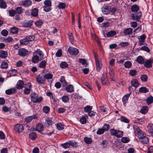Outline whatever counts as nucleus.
<instances>
[{
    "mask_svg": "<svg viewBox=\"0 0 153 153\" xmlns=\"http://www.w3.org/2000/svg\"><path fill=\"white\" fill-rule=\"evenodd\" d=\"M134 129L136 136L139 138V140H140V139L143 137L144 136L143 132L140 130L139 128L137 126H134Z\"/></svg>",
    "mask_w": 153,
    "mask_h": 153,
    "instance_id": "obj_1",
    "label": "nucleus"
},
{
    "mask_svg": "<svg viewBox=\"0 0 153 153\" xmlns=\"http://www.w3.org/2000/svg\"><path fill=\"white\" fill-rule=\"evenodd\" d=\"M31 100L33 102L39 103L42 100L41 97H39L38 95L36 93H32L30 94Z\"/></svg>",
    "mask_w": 153,
    "mask_h": 153,
    "instance_id": "obj_2",
    "label": "nucleus"
},
{
    "mask_svg": "<svg viewBox=\"0 0 153 153\" xmlns=\"http://www.w3.org/2000/svg\"><path fill=\"white\" fill-rule=\"evenodd\" d=\"M34 40V37L33 36H29L21 40L20 42L22 45H26L28 44L29 41Z\"/></svg>",
    "mask_w": 153,
    "mask_h": 153,
    "instance_id": "obj_3",
    "label": "nucleus"
},
{
    "mask_svg": "<svg viewBox=\"0 0 153 153\" xmlns=\"http://www.w3.org/2000/svg\"><path fill=\"white\" fill-rule=\"evenodd\" d=\"M31 84L30 83H27L25 85V89L24 90V93L26 94H30L31 88Z\"/></svg>",
    "mask_w": 153,
    "mask_h": 153,
    "instance_id": "obj_4",
    "label": "nucleus"
},
{
    "mask_svg": "<svg viewBox=\"0 0 153 153\" xmlns=\"http://www.w3.org/2000/svg\"><path fill=\"white\" fill-rule=\"evenodd\" d=\"M101 81L103 85H108L109 84V82L107 78L106 74H103L102 75V76L101 79Z\"/></svg>",
    "mask_w": 153,
    "mask_h": 153,
    "instance_id": "obj_5",
    "label": "nucleus"
},
{
    "mask_svg": "<svg viewBox=\"0 0 153 153\" xmlns=\"http://www.w3.org/2000/svg\"><path fill=\"white\" fill-rule=\"evenodd\" d=\"M68 52L71 55L74 56L77 55L79 52L77 49L72 47H70L69 48Z\"/></svg>",
    "mask_w": 153,
    "mask_h": 153,
    "instance_id": "obj_6",
    "label": "nucleus"
},
{
    "mask_svg": "<svg viewBox=\"0 0 153 153\" xmlns=\"http://www.w3.org/2000/svg\"><path fill=\"white\" fill-rule=\"evenodd\" d=\"M95 59L96 63V69L97 71H100L102 69V65L101 62L99 60L98 58L95 55Z\"/></svg>",
    "mask_w": 153,
    "mask_h": 153,
    "instance_id": "obj_7",
    "label": "nucleus"
},
{
    "mask_svg": "<svg viewBox=\"0 0 153 153\" xmlns=\"http://www.w3.org/2000/svg\"><path fill=\"white\" fill-rule=\"evenodd\" d=\"M36 79L37 82L40 84H43L45 83V80L43 75L39 74L37 76Z\"/></svg>",
    "mask_w": 153,
    "mask_h": 153,
    "instance_id": "obj_8",
    "label": "nucleus"
},
{
    "mask_svg": "<svg viewBox=\"0 0 153 153\" xmlns=\"http://www.w3.org/2000/svg\"><path fill=\"white\" fill-rule=\"evenodd\" d=\"M14 130L16 132L19 133L24 130V127L22 124H17L14 126Z\"/></svg>",
    "mask_w": 153,
    "mask_h": 153,
    "instance_id": "obj_9",
    "label": "nucleus"
},
{
    "mask_svg": "<svg viewBox=\"0 0 153 153\" xmlns=\"http://www.w3.org/2000/svg\"><path fill=\"white\" fill-rule=\"evenodd\" d=\"M144 62V65L146 68H150L152 66V64H153V58H151L145 61Z\"/></svg>",
    "mask_w": 153,
    "mask_h": 153,
    "instance_id": "obj_10",
    "label": "nucleus"
},
{
    "mask_svg": "<svg viewBox=\"0 0 153 153\" xmlns=\"http://www.w3.org/2000/svg\"><path fill=\"white\" fill-rule=\"evenodd\" d=\"M110 7L109 6H105L102 8V13L105 14H108L110 12Z\"/></svg>",
    "mask_w": 153,
    "mask_h": 153,
    "instance_id": "obj_11",
    "label": "nucleus"
},
{
    "mask_svg": "<svg viewBox=\"0 0 153 153\" xmlns=\"http://www.w3.org/2000/svg\"><path fill=\"white\" fill-rule=\"evenodd\" d=\"M142 14L141 13L139 12L135 16L134 14H132L131 16V18L133 20H136L139 22V20Z\"/></svg>",
    "mask_w": 153,
    "mask_h": 153,
    "instance_id": "obj_12",
    "label": "nucleus"
},
{
    "mask_svg": "<svg viewBox=\"0 0 153 153\" xmlns=\"http://www.w3.org/2000/svg\"><path fill=\"white\" fill-rule=\"evenodd\" d=\"M27 53V51L23 48H22L19 49L18 51L19 54L21 56H25Z\"/></svg>",
    "mask_w": 153,
    "mask_h": 153,
    "instance_id": "obj_13",
    "label": "nucleus"
},
{
    "mask_svg": "<svg viewBox=\"0 0 153 153\" xmlns=\"http://www.w3.org/2000/svg\"><path fill=\"white\" fill-rule=\"evenodd\" d=\"M35 53L36 55L39 56V58L40 60H42L44 58V55L43 54L42 52L40 50V49H37L36 51H35Z\"/></svg>",
    "mask_w": 153,
    "mask_h": 153,
    "instance_id": "obj_14",
    "label": "nucleus"
},
{
    "mask_svg": "<svg viewBox=\"0 0 153 153\" xmlns=\"http://www.w3.org/2000/svg\"><path fill=\"white\" fill-rule=\"evenodd\" d=\"M24 85V84L23 81L21 80H19L17 82L16 85V88L18 89L22 88Z\"/></svg>",
    "mask_w": 153,
    "mask_h": 153,
    "instance_id": "obj_15",
    "label": "nucleus"
},
{
    "mask_svg": "<svg viewBox=\"0 0 153 153\" xmlns=\"http://www.w3.org/2000/svg\"><path fill=\"white\" fill-rule=\"evenodd\" d=\"M43 126L41 123H38L36 126V131L41 133L43 130Z\"/></svg>",
    "mask_w": 153,
    "mask_h": 153,
    "instance_id": "obj_16",
    "label": "nucleus"
},
{
    "mask_svg": "<svg viewBox=\"0 0 153 153\" xmlns=\"http://www.w3.org/2000/svg\"><path fill=\"white\" fill-rule=\"evenodd\" d=\"M66 91L70 93H72L74 91V88L73 86L71 85H67L65 88Z\"/></svg>",
    "mask_w": 153,
    "mask_h": 153,
    "instance_id": "obj_17",
    "label": "nucleus"
},
{
    "mask_svg": "<svg viewBox=\"0 0 153 153\" xmlns=\"http://www.w3.org/2000/svg\"><path fill=\"white\" fill-rule=\"evenodd\" d=\"M149 134L153 137V124L151 123L149 124L148 126Z\"/></svg>",
    "mask_w": 153,
    "mask_h": 153,
    "instance_id": "obj_18",
    "label": "nucleus"
},
{
    "mask_svg": "<svg viewBox=\"0 0 153 153\" xmlns=\"http://www.w3.org/2000/svg\"><path fill=\"white\" fill-rule=\"evenodd\" d=\"M16 92V89L15 88H11L8 89L5 91L6 93L8 95L15 93Z\"/></svg>",
    "mask_w": 153,
    "mask_h": 153,
    "instance_id": "obj_19",
    "label": "nucleus"
},
{
    "mask_svg": "<svg viewBox=\"0 0 153 153\" xmlns=\"http://www.w3.org/2000/svg\"><path fill=\"white\" fill-rule=\"evenodd\" d=\"M131 85L135 88H137L139 84L138 81L136 79H134L131 81Z\"/></svg>",
    "mask_w": 153,
    "mask_h": 153,
    "instance_id": "obj_20",
    "label": "nucleus"
},
{
    "mask_svg": "<svg viewBox=\"0 0 153 153\" xmlns=\"http://www.w3.org/2000/svg\"><path fill=\"white\" fill-rule=\"evenodd\" d=\"M136 61L137 62L140 64H143L144 62V59L141 56H138Z\"/></svg>",
    "mask_w": 153,
    "mask_h": 153,
    "instance_id": "obj_21",
    "label": "nucleus"
},
{
    "mask_svg": "<svg viewBox=\"0 0 153 153\" xmlns=\"http://www.w3.org/2000/svg\"><path fill=\"white\" fill-rule=\"evenodd\" d=\"M88 117V115L86 114L84 115L80 120V122L82 124H85L86 122V118Z\"/></svg>",
    "mask_w": 153,
    "mask_h": 153,
    "instance_id": "obj_22",
    "label": "nucleus"
},
{
    "mask_svg": "<svg viewBox=\"0 0 153 153\" xmlns=\"http://www.w3.org/2000/svg\"><path fill=\"white\" fill-rule=\"evenodd\" d=\"M141 141L143 143H151L150 141L151 140H149V138L146 137L144 136L142 138Z\"/></svg>",
    "mask_w": 153,
    "mask_h": 153,
    "instance_id": "obj_23",
    "label": "nucleus"
},
{
    "mask_svg": "<svg viewBox=\"0 0 153 153\" xmlns=\"http://www.w3.org/2000/svg\"><path fill=\"white\" fill-rule=\"evenodd\" d=\"M131 94V92L124 96L122 99L123 102L124 104H125L128 100V99Z\"/></svg>",
    "mask_w": 153,
    "mask_h": 153,
    "instance_id": "obj_24",
    "label": "nucleus"
},
{
    "mask_svg": "<svg viewBox=\"0 0 153 153\" xmlns=\"http://www.w3.org/2000/svg\"><path fill=\"white\" fill-rule=\"evenodd\" d=\"M45 126L47 127H48L52 124V121L51 118H48L46 120L45 122Z\"/></svg>",
    "mask_w": 153,
    "mask_h": 153,
    "instance_id": "obj_25",
    "label": "nucleus"
},
{
    "mask_svg": "<svg viewBox=\"0 0 153 153\" xmlns=\"http://www.w3.org/2000/svg\"><path fill=\"white\" fill-rule=\"evenodd\" d=\"M131 10L133 12H137L139 10L138 6L136 4L133 5L131 8Z\"/></svg>",
    "mask_w": 153,
    "mask_h": 153,
    "instance_id": "obj_26",
    "label": "nucleus"
},
{
    "mask_svg": "<svg viewBox=\"0 0 153 153\" xmlns=\"http://www.w3.org/2000/svg\"><path fill=\"white\" fill-rule=\"evenodd\" d=\"M7 7L6 3L3 0H0V8L5 9Z\"/></svg>",
    "mask_w": 153,
    "mask_h": 153,
    "instance_id": "obj_27",
    "label": "nucleus"
},
{
    "mask_svg": "<svg viewBox=\"0 0 153 153\" xmlns=\"http://www.w3.org/2000/svg\"><path fill=\"white\" fill-rule=\"evenodd\" d=\"M7 53L6 51H1L0 52V57L1 58L7 57Z\"/></svg>",
    "mask_w": 153,
    "mask_h": 153,
    "instance_id": "obj_28",
    "label": "nucleus"
},
{
    "mask_svg": "<svg viewBox=\"0 0 153 153\" xmlns=\"http://www.w3.org/2000/svg\"><path fill=\"white\" fill-rule=\"evenodd\" d=\"M35 115L29 116L25 118V120L27 123H29L31 122L33 119L35 118Z\"/></svg>",
    "mask_w": 153,
    "mask_h": 153,
    "instance_id": "obj_29",
    "label": "nucleus"
},
{
    "mask_svg": "<svg viewBox=\"0 0 153 153\" xmlns=\"http://www.w3.org/2000/svg\"><path fill=\"white\" fill-rule=\"evenodd\" d=\"M148 108L147 106H144L142 107L140 110V112L143 114H145L148 111Z\"/></svg>",
    "mask_w": 153,
    "mask_h": 153,
    "instance_id": "obj_30",
    "label": "nucleus"
},
{
    "mask_svg": "<svg viewBox=\"0 0 153 153\" xmlns=\"http://www.w3.org/2000/svg\"><path fill=\"white\" fill-rule=\"evenodd\" d=\"M132 32V29L131 28H128L124 30V33L125 35H128L131 34Z\"/></svg>",
    "mask_w": 153,
    "mask_h": 153,
    "instance_id": "obj_31",
    "label": "nucleus"
},
{
    "mask_svg": "<svg viewBox=\"0 0 153 153\" xmlns=\"http://www.w3.org/2000/svg\"><path fill=\"white\" fill-rule=\"evenodd\" d=\"M31 14L32 16H37L38 14V9L36 8H34L32 9Z\"/></svg>",
    "mask_w": 153,
    "mask_h": 153,
    "instance_id": "obj_32",
    "label": "nucleus"
},
{
    "mask_svg": "<svg viewBox=\"0 0 153 153\" xmlns=\"http://www.w3.org/2000/svg\"><path fill=\"white\" fill-rule=\"evenodd\" d=\"M44 76L45 77V79H46L47 80L52 79L53 77V75L49 73L46 74Z\"/></svg>",
    "mask_w": 153,
    "mask_h": 153,
    "instance_id": "obj_33",
    "label": "nucleus"
},
{
    "mask_svg": "<svg viewBox=\"0 0 153 153\" xmlns=\"http://www.w3.org/2000/svg\"><path fill=\"white\" fill-rule=\"evenodd\" d=\"M37 137V135L36 133L34 132H31L29 134L30 138L33 140H35Z\"/></svg>",
    "mask_w": 153,
    "mask_h": 153,
    "instance_id": "obj_34",
    "label": "nucleus"
},
{
    "mask_svg": "<svg viewBox=\"0 0 153 153\" xmlns=\"http://www.w3.org/2000/svg\"><path fill=\"white\" fill-rule=\"evenodd\" d=\"M56 128L59 130H62L64 128V125L61 123H58L56 124Z\"/></svg>",
    "mask_w": 153,
    "mask_h": 153,
    "instance_id": "obj_35",
    "label": "nucleus"
},
{
    "mask_svg": "<svg viewBox=\"0 0 153 153\" xmlns=\"http://www.w3.org/2000/svg\"><path fill=\"white\" fill-rule=\"evenodd\" d=\"M139 91L141 93H145L148 92L149 90L145 87H142L139 88Z\"/></svg>",
    "mask_w": 153,
    "mask_h": 153,
    "instance_id": "obj_36",
    "label": "nucleus"
},
{
    "mask_svg": "<svg viewBox=\"0 0 153 153\" xmlns=\"http://www.w3.org/2000/svg\"><path fill=\"white\" fill-rule=\"evenodd\" d=\"M40 60V58L37 55H34L32 58V61L34 63L38 62L39 60Z\"/></svg>",
    "mask_w": 153,
    "mask_h": 153,
    "instance_id": "obj_37",
    "label": "nucleus"
},
{
    "mask_svg": "<svg viewBox=\"0 0 153 153\" xmlns=\"http://www.w3.org/2000/svg\"><path fill=\"white\" fill-rule=\"evenodd\" d=\"M153 102V97L152 96L149 97L146 99V103L147 104H150Z\"/></svg>",
    "mask_w": 153,
    "mask_h": 153,
    "instance_id": "obj_38",
    "label": "nucleus"
},
{
    "mask_svg": "<svg viewBox=\"0 0 153 153\" xmlns=\"http://www.w3.org/2000/svg\"><path fill=\"white\" fill-rule=\"evenodd\" d=\"M84 140L86 143H91L92 142L91 138L86 137H84Z\"/></svg>",
    "mask_w": 153,
    "mask_h": 153,
    "instance_id": "obj_39",
    "label": "nucleus"
},
{
    "mask_svg": "<svg viewBox=\"0 0 153 153\" xmlns=\"http://www.w3.org/2000/svg\"><path fill=\"white\" fill-rule=\"evenodd\" d=\"M116 34V32L114 31H111L108 32L107 34V37H111L114 36Z\"/></svg>",
    "mask_w": 153,
    "mask_h": 153,
    "instance_id": "obj_40",
    "label": "nucleus"
},
{
    "mask_svg": "<svg viewBox=\"0 0 153 153\" xmlns=\"http://www.w3.org/2000/svg\"><path fill=\"white\" fill-rule=\"evenodd\" d=\"M42 110L43 112L45 114H48V113L50 110V108L47 106H45L43 107Z\"/></svg>",
    "mask_w": 153,
    "mask_h": 153,
    "instance_id": "obj_41",
    "label": "nucleus"
},
{
    "mask_svg": "<svg viewBox=\"0 0 153 153\" xmlns=\"http://www.w3.org/2000/svg\"><path fill=\"white\" fill-rule=\"evenodd\" d=\"M130 140V139L128 137H123L121 139V142L123 143H128Z\"/></svg>",
    "mask_w": 153,
    "mask_h": 153,
    "instance_id": "obj_42",
    "label": "nucleus"
},
{
    "mask_svg": "<svg viewBox=\"0 0 153 153\" xmlns=\"http://www.w3.org/2000/svg\"><path fill=\"white\" fill-rule=\"evenodd\" d=\"M46 64V62L45 60H43L40 63L39 67L40 68H45Z\"/></svg>",
    "mask_w": 153,
    "mask_h": 153,
    "instance_id": "obj_43",
    "label": "nucleus"
},
{
    "mask_svg": "<svg viewBox=\"0 0 153 153\" xmlns=\"http://www.w3.org/2000/svg\"><path fill=\"white\" fill-rule=\"evenodd\" d=\"M109 74L111 80L113 81H115V79L114 78V75L113 72V70L112 69H110Z\"/></svg>",
    "mask_w": 153,
    "mask_h": 153,
    "instance_id": "obj_44",
    "label": "nucleus"
},
{
    "mask_svg": "<svg viewBox=\"0 0 153 153\" xmlns=\"http://www.w3.org/2000/svg\"><path fill=\"white\" fill-rule=\"evenodd\" d=\"M32 4V2L30 0H26L23 3V5L25 7L30 6Z\"/></svg>",
    "mask_w": 153,
    "mask_h": 153,
    "instance_id": "obj_45",
    "label": "nucleus"
},
{
    "mask_svg": "<svg viewBox=\"0 0 153 153\" xmlns=\"http://www.w3.org/2000/svg\"><path fill=\"white\" fill-rule=\"evenodd\" d=\"M123 131L117 130L115 136L117 137H120L123 136Z\"/></svg>",
    "mask_w": 153,
    "mask_h": 153,
    "instance_id": "obj_46",
    "label": "nucleus"
},
{
    "mask_svg": "<svg viewBox=\"0 0 153 153\" xmlns=\"http://www.w3.org/2000/svg\"><path fill=\"white\" fill-rule=\"evenodd\" d=\"M68 38L72 44H74V36L72 33H70L68 34Z\"/></svg>",
    "mask_w": 153,
    "mask_h": 153,
    "instance_id": "obj_47",
    "label": "nucleus"
},
{
    "mask_svg": "<svg viewBox=\"0 0 153 153\" xmlns=\"http://www.w3.org/2000/svg\"><path fill=\"white\" fill-rule=\"evenodd\" d=\"M18 28L15 27H13L11 28V32L13 34H16L18 32Z\"/></svg>",
    "mask_w": 153,
    "mask_h": 153,
    "instance_id": "obj_48",
    "label": "nucleus"
},
{
    "mask_svg": "<svg viewBox=\"0 0 153 153\" xmlns=\"http://www.w3.org/2000/svg\"><path fill=\"white\" fill-rule=\"evenodd\" d=\"M8 66V65L7 62H2L1 65V68L2 69H6Z\"/></svg>",
    "mask_w": 153,
    "mask_h": 153,
    "instance_id": "obj_49",
    "label": "nucleus"
},
{
    "mask_svg": "<svg viewBox=\"0 0 153 153\" xmlns=\"http://www.w3.org/2000/svg\"><path fill=\"white\" fill-rule=\"evenodd\" d=\"M92 109V107L91 106L87 105V106L84 107V111L85 112H89Z\"/></svg>",
    "mask_w": 153,
    "mask_h": 153,
    "instance_id": "obj_50",
    "label": "nucleus"
},
{
    "mask_svg": "<svg viewBox=\"0 0 153 153\" xmlns=\"http://www.w3.org/2000/svg\"><path fill=\"white\" fill-rule=\"evenodd\" d=\"M45 6L51 7V2L50 0H46L44 2Z\"/></svg>",
    "mask_w": 153,
    "mask_h": 153,
    "instance_id": "obj_51",
    "label": "nucleus"
},
{
    "mask_svg": "<svg viewBox=\"0 0 153 153\" xmlns=\"http://www.w3.org/2000/svg\"><path fill=\"white\" fill-rule=\"evenodd\" d=\"M124 65L125 67L128 68L131 66L132 64L130 62L127 61L125 63Z\"/></svg>",
    "mask_w": 153,
    "mask_h": 153,
    "instance_id": "obj_52",
    "label": "nucleus"
},
{
    "mask_svg": "<svg viewBox=\"0 0 153 153\" xmlns=\"http://www.w3.org/2000/svg\"><path fill=\"white\" fill-rule=\"evenodd\" d=\"M148 77L146 75H143L140 76V79L143 82H146L147 80Z\"/></svg>",
    "mask_w": 153,
    "mask_h": 153,
    "instance_id": "obj_53",
    "label": "nucleus"
},
{
    "mask_svg": "<svg viewBox=\"0 0 153 153\" xmlns=\"http://www.w3.org/2000/svg\"><path fill=\"white\" fill-rule=\"evenodd\" d=\"M140 50L143 51H146L147 52H149L150 51L149 48L147 46H144L140 48Z\"/></svg>",
    "mask_w": 153,
    "mask_h": 153,
    "instance_id": "obj_54",
    "label": "nucleus"
},
{
    "mask_svg": "<svg viewBox=\"0 0 153 153\" xmlns=\"http://www.w3.org/2000/svg\"><path fill=\"white\" fill-rule=\"evenodd\" d=\"M60 66L61 68H64L68 67V64L66 62H63L60 63Z\"/></svg>",
    "mask_w": 153,
    "mask_h": 153,
    "instance_id": "obj_55",
    "label": "nucleus"
},
{
    "mask_svg": "<svg viewBox=\"0 0 153 153\" xmlns=\"http://www.w3.org/2000/svg\"><path fill=\"white\" fill-rule=\"evenodd\" d=\"M62 101L64 102H67L69 100V97L67 96H64L62 97Z\"/></svg>",
    "mask_w": 153,
    "mask_h": 153,
    "instance_id": "obj_56",
    "label": "nucleus"
},
{
    "mask_svg": "<svg viewBox=\"0 0 153 153\" xmlns=\"http://www.w3.org/2000/svg\"><path fill=\"white\" fill-rule=\"evenodd\" d=\"M35 23L36 26L39 27L43 24V22L41 20H39L36 22Z\"/></svg>",
    "mask_w": 153,
    "mask_h": 153,
    "instance_id": "obj_57",
    "label": "nucleus"
},
{
    "mask_svg": "<svg viewBox=\"0 0 153 153\" xmlns=\"http://www.w3.org/2000/svg\"><path fill=\"white\" fill-rule=\"evenodd\" d=\"M16 11L14 10H11L9 11V14L10 16H14L16 14Z\"/></svg>",
    "mask_w": 153,
    "mask_h": 153,
    "instance_id": "obj_58",
    "label": "nucleus"
},
{
    "mask_svg": "<svg viewBox=\"0 0 153 153\" xmlns=\"http://www.w3.org/2000/svg\"><path fill=\"white\" fill-rule=\"evenodd\" d=\"M120 120L121 121L126 123H128L129 122V120L128 119L124 117H121L120 118Z\"/></svg>",
    "mask_w": 153,
    "mask_h": 153,
    "instance_id": "obj_59",
    "label": "nucleus"
},
{
    "mask_svg": "<svg viewBox=\"0 0 153 153\" xmlns=\"http://www.w3.org/2000/svg\"><path fill=\"white\" fill-rule=\"evenodd\" d=\"M16 13L20 14L22 12L23 10L21 7H17L16 8Z\"/></svg>",
    "mask_w": 153,
    "mask_h": 153,
    "instance_id": "obj_60",
    "label": "nucleus"
},
{
    "mask_svg": "<svg viewBox=\"0 0 153 153\" xmlns=\"http://www.w3.org/2000/svg\"><path fill=\"white\" fill-rule=\"evenodd\" d=\"M58 7L59 8L64 9L65 7V3H59Z\"/></svg>",
    "mask_w": 153,
    "mask_h": 153,
    "instance_id": "obj_61",
    "label": "nucleus"
},
{
    "mask_svg": "<svg viewBox=\"0 0 153 153\" xmlns=\"http://www.w3.org/2000/svg\"><path fill=\"white\" fill-rule=\"evenodd\" d=\"M32 25V22L31 21H29L25 23L24 26L26 27H30Z\"/></svg>",
    "mask_w": 153,
    "mask_h": 153,
    "instance_id": "obj_62",
    "label": "nucleus"
},
{
    "mask_svg": "<svg viewBox=\"0 0 153 153\" xmlns=\"http://www.w3.org/2000/svg\"><path fill=\"white\" fill-rule=\"evenodd\" d=\"M146 38V35L144 34H143L140 36V38L139 39V40L140 41H142L144 42Z\"/></svg>",
    "mask_w": 153,
    "mask_h": 153,
    "instance_id": "obj_63",
    "label": "nucleus"
},
{
    "mask_svg": "<svg viewBox=\"0 0 153 153\" xmlns=\"http://www.w3.org/2000/svg\"><path fill=\"white\" fill-rule=\"evenodd\" d=\"M60 82L64 85L66 84V82L64 76H62L61 77L60 79Z\"/></svg>",
    "mask_w": 153,
    "mask_h": 153,
    "instance_id": "obj_64",
    "label": "nucleus"
}]
</instances>
